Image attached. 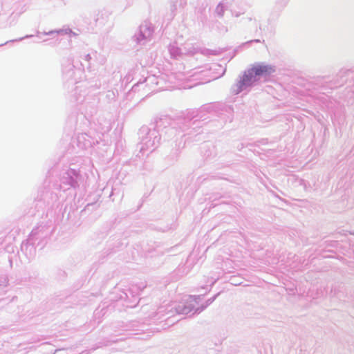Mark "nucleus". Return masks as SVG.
I'll return each instance as SVG.
<instances>
[{
	"label": "nucleus",
	"mask_w": 354,
	"mask_h": 354,
	"mask_svg": "<svg viewBox=\"0 0 354 354\" xmlns=\"http://www.w3.org/2000/svg\"><path fill=\"white\" fill-rule=\"evenodd\" d=\"M218 295V293L215 295L214 297L208 299L205 304H202L201 306L196 308L194 310V312L193 313V314H199L201 313L202 311H203L208 306H209L210 304H212L214 300L216 299V298L217 297V296Z\"/></svg>",
	"instance_id": "nucleus-10"
},
{
	"label": "nucleus",
	"mask_w": 354,
	"mask_h": 354,
	"mask_svg": "<svg viewBox=\"0 0 354 354\" xmlns=\"http://www.w3.org/2000/svg\"><path fill=\"white\" fill-rule=\"evenodd\" d=\"M62 73L64 78L67 80H70L73 78L75 71L73 60L68 59L64 61L62 64Z\"/></svg>",
	"instance_id": "nucleus-7"
},
{
	"label": "nucleus",
	"mask_w": 354,
	"mask_h": 354,
	"mask_svg": "<svg viewBox=\"0 0 354 354\" xmlns=\"http://www.w3.org/2000/svg\"><path fill=\"white\" fill-rule=\"evenodd\" d=\"M210 81V80H205V82H209Z\"/></svg>",
	"instance_id": "nucleus-21"
},
{
	"label": "nucleus",
	"mask_w": 354,
	"mask_h": 354,
	"mask_svg": "<svg viewBox=\"0 0 354 354\" xmlns=\"http://www.w3.org/2000/svg\"><path fill=\"white\" fill-rule=\"evenodd\" d=\"M138 133L140 139V152L142 155H148L158 147L160 135L156 129H150L147 127H142Z\"/></svg>",
	"instance_id": "nucleus-2"
},
{
	"label": "nucleus",
	"mask_w": 354,
	"mask_h": 354,
	"mask_svg": "<svg viewBox=\"0 0 354 354\" xmlns=\"http://www.w3.org/2000/svg\"><path fill=\"white\" fill-rule=\"evenodd\" d=\"M275 67L263 62L255 63L252 66L245 70L243 75H239L236 82L231 87V92L238 95L242 91H249L257 84L261 77H267L275 72Z\"/></svg>",
	"instance_id": "nucleus-1"
},
{
	"label": "nucleus",
	"mask_w": 354,
	"mask_h": 354,
	"mask_svg": "<svg viewBox=\"0 0 354 354\" xmlns=\"http://www.w3.org/2000/svg\"><path fill=\"white\" fill-rule=\"evenodd\" d=\"M216 10L219 14L221 15L223 11V6L222 4H219L216 8Z\"/></svg>",
	"instance_id": "nucleus-16"
},
{
	"label": "nucleus",
	"mask_w": 354,
	"mask_h": 354,
	"mask_svg": "<svg viewBox=\"0 0 354 354\" xmlns=\"http://www.w3.org/2000/svg\"><path fill=\"white\" fill-rule=\"evenodd\" d=\"M259 29L263 32L265 35H268L271 33V30L268 24H264L263 26H259Z\"/></svg>",
	"instance_id": "nucleus-14"
},
{
	"label": "nucleus",
	"mask_w": 354,
	"mask_h": 354,
	"mask_svg": "<svg viewBox=\"0 0 354 354\" xmlns=\"http://www.w3.org/2000/svg\"><path fill=\"white\" fill-rule=\"evenodd\" d=\"M218 295V293L215 295L214 297L208 299L205 304H202L201 306L196 308L194 310V312L193 313V314H199L201 313L202 311H203L208 306H209L210 304H212L214 300L216 299V298L217 297V296Z\"/></svg>",
	"instance_id": "nucleus-11"
},
{
	"label": "nucleus",
	"mask_w": 354,
	"mask_h": 354,
	"mask_svg": "<svg viewBox=\"0 0 354 354\" xmlns=\"http://www.w3.org/2000/svg\"><path fill=\"white\" fill-rule=\"evenodd\" d=\"M145 82L149 83H156L157 85L159 84V82L158 80V78L155 76H149L145 78Z\"/></svg>",
	"instance_id": "nucleus-15"
},
{
	"label": "nucleus",
	"mask_w": 354,
	"mask_h": 354,
	"mask_svg": "<svg viewBox=\"0 0 354 354\" xmlns=\"http://www.w3.org/2000/svg\"><path fill=\"white\" fill-rule=\"evenodd\" d=\"M32 35H26V36L24 37V38H28V37H32ZM23 39H24V37H21V38H19V39H16L15 41H21V40H22Z\"/></svg>",
	"instance_id": "nucleus-18"
},
{
	"label": "nucleus",
	"mask_w": 354,
	"mask_h": 354,
	"mask_svg": "<svg viewBox=\"0 0 354 354\" xmlns=\"http://www.w3.org/2000/svg\"><path fill=\"white\" fill-rule=\"evenodd\" d=\"M58 34V35H77V34L73 32L71 29L68 28H61V29H59V30H51V31H49L48 32H44V35H53V34Z\"/></svg>",
	"instance_id": "nucleus-9"
},
{
	"label": "nucleus",
	"mask_w": 354,
	"mask_h": 354,
	"mask_svg": "<svg viewBox=\"0 0 354 354\" xmlns=\"http://www.w3.org/2000/svg\"><path fill=\"white\" fill-rule=\"evenodd\" d=\"M155 28L153 24H141L138 31L133 36L132 39L139 45H145L151 40L154 32Z\"/></svg>",
	"instance_id": "nucleus-4"
},
{
	"label": "nucleus",
	"mask_w": 354,
	"mask_h": 354,
	"mask_svg": "<svg viewBox=\"0 0 354 354\" xmlns=\"http://www.w3.org/2000/svg\"><path fill=\"white\" fill-rule=\"evenodd\" d=\"M202 299V295L188 296L183 301L180 302L175 306L177 314L190 316L194 315L193 313L195 309V304H198V301Z\"/></svg>",
	"instance_id": "nucleus-3"
},
{
	"label": "nucleus",
	"mask_w": 354,
	"mask_h": 354,
	"mask_svg": "<svg viewBox=\"0 0 354 354\" xmlns=\"http://www.w3.org/2000/svg\"><path fill=\"white\" fill-rule=\"evenodd\" d=\"M8 278L6 275L0 276V290L5 292L4 289L8 286Z\"/></svg>",
	"instance_id": "nucleus-13"
},
{
	"label": "nucleus",
	"mask_w": 354,
	"mask_h": 354,
	"mask_svg": "<svg viewBox=\"0 0 354 354\" xmlns=\"http://www.w3.org/2000/svg\"><path fill=\"white\" fill-rule=\"evenodd\" d=\"M77 139H78V142H80L82 139H84V135L80 136H78Z\"/></svg>",
	"instance_id": "nucleus-19"
},
{
	"label": "nucleus",
	"mask_w": 354,
	"mask_h": 354,
	"mask_svg": "<svg viewBox=\"0 0 354 354\" xmlns=\"http://www.w3.org/2000/svg\"><path fill=\"white\" fill-rule=\"evenodd\" d=\"M80 178L79 173L74 169H68L61 176L60 189L63 190L68 189L71 187L78 186V180Z\"/></svg>",
	"instance_id": "nucleus-5"
},
{
	"label": "nucleus",
	"mask_w": 354,
	"mask_h": 354,
	"mask_svg": "<svg viewBox=\"0 0 354 354\" xmlns=\"http://www.w3.org/2000/svg\"><path fill=\"white\" fill-rule=\"evenodd\" d=\"M37 230L33 229L26 242H23L21 246V251L25 254L28 259H32L35 255V236Z\"/></svg>",
	"instance_id": "nucleus-6"
},
{
	"label": "nucleus",
	"mask_w": 354,
	"mask_h": 354,
	"mask_svg": "<svg viewBox=\"0 0 354 354\" xmlns=\"http://www.w3.org/2000/svg\"><path fill=\"white\" fill-rule=\"evenodd\" d=\"M183 49L184 55H193L196 52V48L189 43H186Z\"/></svg>",
	"instance_id": "nucleus-12"
},
{
	"label": "nucleus",
	"mask_w": 354,
	"mask_h": 354,
	"mask_svg": "<svg viewBox=\"0 0 354 354\" xmlns=\"http://www.w3.org/2000/svg\"><path fill=\"white\" fill-rule=\"evenodd\" d=\"M168 50L171 57L174 59H178L182 55H184L183 49L177 46L176 44H170L168 47Z\"/></svg>",
	"instance_id": "nucleus-8"
},
{
	"label": "nucleus",
	"mask_w": 354,
	"mask_h": 354,
	"mask_svg": "<svg viewBox=\"0 0 354 354\" xmlns=\"http://www.w3.org/2000/svg\"><path fill=\"white\" fill-rule=\"evenodd\" d=\"M252 42L258 43V42H260V40L259 39H254V40H251V41H248V43H252Z\"/></svg>",
	"instance_id": "nucleus-20"
},
{
	"label": "nucleus",
	"mask_w": 354,
	"mask_h": 354,
	"mask_svg": "<svg viewBox=\"0 0 354 354\" xmlns=\"http://www.w3.org/2000/svg\"><path fill=\"white\" fill-rule=\"evenodd\" d=\"M91 57L90 54L86 55L84 58V59L87 62H89L91 60Z\"/></svg>",
	"instance_id": "nucleus-17"
}]
</instances>
